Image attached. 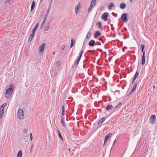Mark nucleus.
<instances>
[{"label":"nucleus","instance_id":"obj_18","mask_svg":"<svg viewBox=\"0 0 157 157\" xmlns=\"http://www.w3.org/2000/svg\"><path fill=\"white\" fill-rule=\"evenodd\" d=\"M4 109L2 110V109H0V118H2L4 114Z\"/></svg>","mask_w":157,"mask_h":157},{"label":"nucleus","instance_id":"obj_36","mask_svg":"<svg viewBox=\"0 0 157 157\" xmlns=\"http://www.w3.org/2000/svg\"><path fill=\"white\" fill-rule=\"evenodd\" d=\"M83 53V51L82 50L80 54V55H79L78 57H80V58H81V57L82 56V54Z\"/></svg>","mask_w":157,"mask_h":157},{"label":"nucleus","instance_id":"obj_48","mask_svg":"<svg viewBox=\"0 0 157 157\" xmlns=\"http://www.w3.org/2000/svg\"><path fill=\"white\" fill-rule=\"evenodd\" d=\"M65 48V46L64 45L62 46L61 47V49L62 50H64Z\"/></svg>","mask_w":157,"mask_h":157},{"label":"nucleus","instance_id":"obj_35","mask_svg":"<svg viewBox=\"0 0 157 157\" xmlns=\"http://www.w3.org/2000/svg\"><path fill=\"white\" fill-rule=\"evenodd\" d=\"M96 0H92L91 1V2L93 3V4L94 6L96 5Z\"/></svg>","mask_w":157,"mask_h":157},{"label":"nucleus","instance_id":"obj_3","mask_svg":"<svg viewBox=\"0 0 157 157\" xmlns=\"http://www.w3.org/2000/svg\"><path fill=\"white\" fill-rule=\"evenodd\" d=\"M121 18L124 22H126L128 20L127 18V14L126 13H124L121 16Z\"/></svg>","mask_w":157,"mask_h":157},{"label":"nucleus","instance_id":"obj_59","mask_svg":"<svg viewBox=\"0 0 157 157\" xmlns=\"http://www.w3.org/2000/svg\"><path fill=\"white\" fill-rule=\"evenodd\" d=\"M68 150L70 151H71V150H70V148H69L68 149Z\"/></svg>","mask_w":157,"mask_h":157},{"label":"nucleus","instance_id":"obj_47","mask_svg":"<svg viewBox=\"0 0 157 157\" xmlns=\"http://www.w3.org/2000/svg\"><path fill=\"white\" fill-rule=\"evenodd\" d=\"M61 62L59 61H58L57 62V64L59 65L61 64Z\"/></svg>","mask_w":157,"mask_h":157},{"label":"nucleus","instance_id":"obj_40","mask_svg":"<svg viewBox=\"0 0 157 157\" xmlns=\"http://www.w3.org/2000/svg\"><path fill=\"white\" fill-rule=\"evenodd\" d=\"M135 90H135L134 89L132 88V90H131V91L130 92L129 94H131L132 93H133Z\"/></svg>","mask_w":157,"mask_h":157},{"label":"nucleus","instance_id":"obj_7","mask_svg":"<svg viewBox=\"0 0 157 157\" xmlns=\"http://www.w3.org/2000/svg\"><path fill=\"white\" fill-rule=\"evenodd\" d=\"M95 41L93 40H91L88 43V45L91 47H93L95 45Z\"/></svg>","mask_w":157,"mask_h":157},{"label":"nucleus","instance_id":"obj_39","mask_svg":"<svg viewBox=\"0 0 157 157\" xmlns=\"http://www.w3.org/2000/svg\"><path fill=\"white\" fill-rule=\"evenodd\" d=\"M30 139L31 141L33 139V136L32 133H30Z\"/></svg>","mask_w":157,"mask_h":157},{"label":"nucleus","instance_id":"obj_8","mask_svg":"<svg viewBox=\"0 0 157 157\" xmlns=\"http://www.w3.org/2000/svg\"><path fill=\"white\" fill-rule=\"evenodd\" d=\"M39 23H37L36 24L33 29L32 31V33H35L36 31V30L38 28V26H39Z\"/></svg>","mask_w":157,"mask_h":157},{"label":"nucleus","instance_id":"obj_24","mask_svg":"<svg viewBox=\"0 0 157 157\" xmlns=\"http://www.w3.org/2000/svg\"><path fill=\"white\" fill-rule=\"evenodd\" d=\"M91 33L88 32L86 36V38L87 39H89L90 37V36L91 35Z\"/></svg>","mask_w":157,"mask_h":157},{"label":"nucleus","instance_id":"obj_52","mask_svg":"<svg viewBox=\"0 0 157 157\" xmlns=\"http://www.w3.org/2000/svg\"><path fill=\"white\" fill-rule=\"evenodd\" d=\"M73 45L71 44H70V48H71L72 47H73Z\"/></svg>","mask_w":157,"mask_h":157},{"label":"nucleus","instance_id":"obj_17","mask_svg":"<svg viewBox=\"0 0 157 157\" xmlns=\"http://www.w3.org/2000/svg\"><path fill=\"white\" fill-rule=\"evenodd\" d=\"M126 7V5L125 3H122L120 5V7L121 9H123Z\"/></svg>","mask_w":157,"mask_h":157},{"label":"nucleus","instance_id":"obj_34","mask_svg":"<svg viewBox=\"0 0 157 157\" xmlns=\"http://www.w3.org/2000/svg\"><path fill=\"white\" fill-rule=\"evenodd\" d=\"M45 21H43L42 23L41 24L40 27L41 29H42V28L43 27L44 25V23H45Z\"/></svg>","mask_w":157,"mask_h":157},{"label":"nucleus","instance_id":"obj_50","mask_svg":"<svg viewBox=\"0 0 157 157\" xmlns=\"http://www.w3.org/2000/svg\"><path fill=\"white\" fill-rule=\"evenodd\" d=\"M136 78H137V77H136V76H134V77H133V80H135Z\"/></svg>","mask_w":157,"mask_h":157},{"label":"nucleus","instance_id":"obj_11","mask_svg":"<svg viewBox=\"0 0 157 157\" xmlns=\"http://www.w3.org/2000/svg\"><path fill=\"white\" fill-rule=\"evenodd\" d=\"M80 8V5L79 4H78L77 6L75 7V11L77 14L78 13V10Z\"/></svg>","mask_w":157,"mask_h":157},{"label":"nucleus","instance_id":"obj_5","mask_svg":"<svg viewBox=\"0 0 157 157\" xmlns=\"http://www.w3.org/2000/svg\"><path fill=\"white\" fill-rule=\"evenodd\" d=\"M108 13L106 12H105L102 14L101 18L102 19H104L105 21H107L108 20Z\"/></svg>","mask_w":157,"mask_h":157},{"label":"nucleus","instance_id":"obj_58","mask_svg":"<svg viewBox=\"0 0 157 157\" xmlns=\"http://www.w3.org/2000/svg\"><path fill=\"white\" fill-rule=\"evenodd\" d=\"M33 147V144H32V145H31V150H32V147Z\"/></svg>","mask_w":157,"mask_h":157},{"label":"nucleus","instance_id":"obj_9","mask_svg":"<svg viewBox=\"0 0 157 157\" xmlns=\"http://www.w3.org/2000/svg\"><path fill=\"white\" fill-rule=\"evenodd\" d=\"M145 52H144L143 53L142 57V64L143 65H144L145 63Z\"/></svg>","mask_w":157,"mask_h":157},{"label":"nucleus","instance_id":"obj_2","mask_svg":"<svg viewBox=\"0 0 157 157\" xmlns=\"http://www.w3.org/2000/svg\"><path fill=\"white\" fill-rule=\"evenodd\" d=\"M18 118L20 119H22L23 118V111L21 109L18 110L17 112Z\"/></svg>","mask_w":157,"mask_h":157},{"label":"nucleus","instance_id":"obj_54","mask_svg":"<svg viewBox=\"0 0 157 157\" xmlns=\"http://www.w3.org/2000/svg\"><path fill=\"white\" fill-rule=\"evenodd\" d=\"M135 81V80H133L132 81V84H133L134 83V82Z\"/></svg>","mask_w":157,"mask_h":157},{"label":"nucleus","instance_id":"obj_33","mask_svg":"<svg viewBox=\"0 0 157 157\" xmlns=\"http://www.w3.org/2000/svg\"><path fill=\"white\" fill-rule=\"evenodd\" d=\"M137 83V82H135L134 85L133 89H134L135 90H136Z\"/></svg>","mask_w":157,"mask_h":157},{"label":"nucleus","instance_id":"obj_55","mask_svg":"<svg viewBox=\"0 0 157 157\" xmlns=\"http://www.w3.org/2000/svg\"><path fill=\"white\" fill-rule=\"evenodd\" d=\"M105 144H106V143H105V142H104L103 146H104V145H105Z\"/></svg>","mask_w":157,"mask_h":157},{"label":"nucleus","instance_id":"obj_61","mask_svg":"<svg viewBox=\"0 0 157 157\" xmlns=\"http://www.w3.org/2000/svg\"><path fill=\"white\" fill-rule=\"evenodd\" d=\"M42 0H40V2H41Z\"/></svg>","mask_w":157,"mask_h":157},{"label":"nucleus","instance_id":"obj_16","mask_svg":"<svg viewBox=\"0 0 157 157\" xmlns=\"http://www.w3.org/2000/svg\"><path fill=\"white\" fill-rule=\"evenodd\" d=\"M35 6V2L33 1L32 3L31 6V11H32L34 9Z\"/></svg>","mask_w":157,"mask_h":157},{"label":"nucleus","instance_id":"obj_46","mask_svg":"<svg viewBox=\"0 0 157 157\" xmlns=\"http://www.w3.org/2000/svg\"><path fill=\"white\" fill-rule=\"evenodd\" d=\"M47 17H46V16H45L44 18V19L43 20V21H45L47 19Z\"/></svg>","mask_w":157,"mask_h":157},{"label":"nucleus","instance_id":"obj_25","mask_svg":"<svg viewBox=\"0 0 157 157\" xmlns=\"http://www.w3.org/2000/svg\"><path fill=\"white\" fill-rule=\"evenodd\" d=\"M114 6V5L113 2H111L110 5L109 6L108 9L109 10H111L112 9V7Z\"/></svg>","mask_w":157,"mask_h":157},{"label":"nucleus","instance_id":"obj_19","mask_svg":"<svg viewBox=\"0 0 157 157\" xmlns=\"http://www.w3.org/2000/svg\"><path fill=\"white\" fill-rule=\"evenodd\" d=\"M64 120H65V118L64 117H63L62 118L61 120V122L62 124L63 125V126H65V124L64 122Z\"/></svg>","mask_w":157,"mask_h":157},{"label":"nucleus","instance_id":"obj_12","mask_svg":"<svg viewBox=\"0 0 157 157\" xmlns=\"http://www.w3.org/2000/svg\"><path fill=\"white\" fill-rule=\"evenodd\" d=\"M106 118L105 117H103L101 118L98 121V124L99 125L100 124L103 123L105 120Z\"/></svg>","mask_w":157,"mask_h":157},{"label":"nucleus","instance_id":"obj_62","mask_svg":"<svg viewBox=\"0 0 157 157\" xmlns=\"http://www.w3.org/2000/svg\"><path fill=\"white\" fill-rule=\"evenodd\" d=\"M53 53L54 54H55V53L54 52H53Z\"/></svg>","mask_w":157,"mask_h":157},{"label":"nucleus","instance_id":"obj_29","mask_svg":"<svg viewBox=\"0 0 157 157\" xmlns=\"http://www.w3.org/2000/svg\"><path fill=\"white\" fill-rule=\"evenodd\" d=\"M57 132H58V136H59V137L60 138V139H61L62 140H63V138H62V137L61 136V134H60V132L59 131V130H57Z\"/></svg>","mask_w":157,"mask_h":157},{"label":"nucleus","instance_id":"obj_22","mask_svg":"<svg viewBox=\"0 0 157 157\" xmlns=\"http://www.w3.org/2000/svg\"><path fill=\"white\" fill-rule=\"evenodd\" d=\"M122 105L121 103V102L119 103L117 105H116L113 108L114 109H117V108L120 107Z\"/></svg>","mask_w":157,"mask_h":157},{"label":"nucleus","instance_id":"obj_49","mask_svg":"<svg viewBox=\"0 0 157 157\" xmlns=\"http://www.w3.org/2000/svg\"><path fill=\"white\" fill-rule=\"evenodd\" d=\"M64 113H65V111H62V116H63L64 115Z\"/></svg>","mask_w":157,"mask_h":157},{"label":"nucleus","instance_id":"obj_14","mask_svg":"<svg viewBox=\"0 0 157 157\" xmlns=\"http://www.w3.org/2000/svg\"><path fill=\"white\" fill-rule=\"evenodd\" d=\"M80 59L81 58L78 57V59L75 60L74 63V64L75 66H77L78 65Z\"/></svg>","mask_w":157,"mask_h":157},{"label":"nucleus","instance_id":"obj_1","mask_svg":"<svg viewBox=\"0 0 157 157\" xmlns=\"http://www.w3.org/2000/svg\"><path fill=\"white\" fill-rule=\"evenodd\" d=\"M13 86L12 84H11L9 88L6 90V93L5 94V97L6 98H9L11 94L13 92Z\"/></svg>","mask_w":157,"mask_h":157},{"label":"nucleus","instance_id":"obj_4","mask_svg":"<svg viewBox=\"0 0 157 157\" xmlns=\"http://www.w3.org/2000/svg\"><path fill=\"white\" fill-rule=\"evenodd\" d=\"M45 44L43 43L38 48V51L39 52H43L44 50V48L45 45Z\"/></svg>","mask_w":157,"mask_h":157},{"label":"nucleus","instance_id":"obj_23","mask_svg":"<svg viewBox=\"0 0 157 157\" xmlns=\"http://www.w3.org/2000/svg\"><path fill=\"white\" fill-rule=\"evenodd\" d=\"M22 153L21 150H20L18 152L17 157H21Z\"/></svg>","mask_w":157,"mask_h":157},{"label":"nucleus","instance_id":"obj_44","mask_svg":"<svg viewBox=\"0 0 157 157\" xmlns=\"http://www.w3.org/2000/svg\"><path fill=\"white\" fill-rule=\"evenodd\" d=\"M93 7H90V6L88 8V12H90V10H92Z\"/></svg>","mask_w":157,"mask_h":157},{"label":"nucleus","instance_id":"obj_6","mask_svg":"<svg viewBox=\"0 0 157 157\" xmlns=\"http://www.w3.org/2000/svg\"><path fill=\"white\" fill-rule=\"evenodd\" d=\"M150 123L151 124H154V122L155 121L156 116L155 115H152L150 117Z\"/></svg>","mask_w":157,"mask_h":157},{"label":"nucleus","instance_id":"obj_53","mask_svg":"<svg viewBox=\"0 0 157 157\" xmlns=\"http://www.w3.org/2000/svg\"><path fill=\"white\" fill-rule=\"evenodd\" d=\"M99 40H100V41H102V43H104V42H103V41L102 40H101V38H100L99 39Z\"/></svg>","mask_w":157,"mask_h":157},{"label":"nucleus","instance_id":"obj_20","mask_svg":"<svg viewBox=\"0 0 157 157\" xmlns=\"http://www.w3.org/2000/svg\"><path fill=\"white\" fill-rule=\"evenodd\" d=\"M113 108V106L112 105H108L106 107V109L107 110H109L110 109H112Z\"/></svg>","mask_w":157,"mask_h":157},{"label":"nucleus","instance_id":"obj_38","mask_svg":"<svg viewBox=\"0 0 157 157\" xmlns=\"http://www.w3.org/2000/svg\"><path fill=\"white\" fill-rule=\"evenodd\" d=\"M112 15H113V16H115V17H117V13H114V12H112Z\"/></svg>","mask_w":157,"mask_h":157},{"label":"nucleus","instance_id":"obj_60","mask_svg":"<svg viewBox=\"0 0 157 157\" xmlns=\"http://www.w3.org/2000/svg\"><path fill=\"white\" fill-rule=\"evenodd\" d=\"M130 1L132 2V0H129Z\"/></svg>","mask_w":157,"mask_h":157},{"label":"nucleus","instance_id":"obj_43","mask_svg":"<svg viewBox=\"0 0 157 157\" xmlns=\"http://www.w3.org/2000/svg\"><path fill=\"white\" fill-rule=\"evenodd\" d=\"M62 111H65V108H64V105H63L62 106Z\"/></svg>","mask_w":157,"mask_h":157},{"label":"nucleus","instance_id":"obj_10","mask_svg":"<svg viewBox=\"0 0 157 157\" xmlns=\"http://www.w3.org/2000/svg\"><path fill=\"white\" fill-rule=\"evenodd\" d=\"M101 35V33L100 31H96L94 34V37L95 38H96L99 36Z\"/></svg>","mask_w":157,"mask_h":157},{"label":"nucleus","instance_id":"obj_13","mask_svg":"<svg viewBox=\"0 0 157 157\" xmlns=\"http://www.w3.org/2000/svg\"><path fill=\"white\" fill-rule=\"evenodd\" d=\"M34 34L33 33L30 34L28 40V42H30L33 39V37L34 36Z\"/></svg>","mask_w":157,"mask_h":157},{"label":"nucleus","instance_id":"obj_15","mask_svg":"<svg viewBox=\"0 0 157 157\" xmlns=\"http://www.w3.org/2000/svg\"><path fill=\"white\" fill-rule=\"evenodd\" d=\"M112 135V133H110L109 134H107L106 136L105 137V139H106L108 140V139Z\"/></svg>","mask_w":157,"mask_h":157},{"label":"nucleus","instance_id":"obj_31","mask_svg":"<svg viewBox=\"0 0 157 157\" xmlns=\"http://www.w3.org/2000/svg\"><path fill=\"white\" fill-rule=\"evenodd\" d=\"M74 42H75L74 39L72 38H71V44L73 45Z\"/></svg>","mask_w":157,"mask_h":157},{"label":"nucleus","instance_id":"obj_51","mask_svg":"<svg viewBox=\"0 0 157 157\" xmlns=\"http://www.w3.org/2000/svg\"><path fill=\"white\" fill-rule=\"evenodd\" d=\"M108 141V140L105 139V140H104V142L105 143H106V142H107Z\"/></svg>","mask_w":157,"mask_h":157},{"label":"nucleus","instance_id":"obj_45","mask_svg":"<svg viewBox=\"0 0 157 157\" xmlns=\"http://www.w3.org/2000/svg\"><path fill=\"white\" fill-rule=\"evenodd\" d=\"M27 129L26 128H24V132L26 133L27 132Z\"/></svg>","mask_w":157,"mask_h":157},{"label":"nucleus","instance_id":"obj_57","mask_svg":"<svg viewBox=\"0 0 157 157\" xmlns=\"http://www.w3.org/2000/svg\"><path fill=\"white\" fill-rule=\"evenodd\" d=\"M116 141V140H114V143H113V145H114V144H115V143Z\"/></svg>","mask_w":157,"mask_h":157},{"label":"nucleus","instance_id":"obj_30","mask_svg":"<svg viewBox=\"0 0 157 157\" xmlns=\"http://www.w3.org/2000/svg\"><path fill=\"white\" fill-rule=\"evenodd\" d=\"M141 51L142 52L144 53V52H145L144 51V49L145 47V45L144 44H142L141 46Z\"/></svg>","mask_w":157,"mask_h":157},{"label":"nucleus","instance_id":"obj_28","mask_svg":"<svg viewBox=\"0 0 157 157\" xmlns=\"http://www.w3.org/2000/svg\"><path fill=\"white\" fill-rule=\"evenodd\" d=\"M52 0H51V1H50V2H49V3L48 6V9L50 10V8H51V5H52Z\"/></svg>","mask_w":157,"mask_h":157},{"label":"nucleus","instance_id":"obj_56","mask_svg":"<svg viewBox=\"0 0 157 157\" xmlns=\"http://www.w3.org/2000/svg\"><path fill=\"white\" fill-rule=\"evenodd\" d=\"M98 44L100 45H101V43H98Z\"/></svg>","mask_w":157,"mask_h":157},{"label":"nucleus","instance_id":"obj_27","mask_svg":"<svg viewBox=\"0 0 157 157\" xmlns=\"http://www.w3.org/2000/svg\"><path fill=\"white\" fill-rule=\"evenodd\" d=\"M96 25L98 26L99 28H101L102 25L100 21H99L97 23Z\"/></svg>","mask_w":157,"mask_h":157},{"label":"nucleus","instance_id":"obj_26","mask_svg":"<svg viewBox=\"0 0 157 157\" xmlns=\"http://www.w3.org/2000/svg\"><path fill=\"white\" fill-rule=\"evenodd\" d=\"M7 105V103L3 104L0 107V109H4L5 106Z\"/></svg>","mask_w":157,"mask_h":157},{"label":"nucleus","instance_id":"obj_41","mask_svg":"<svg viewBox=\"0 0 157 157\" xmlns=\"http://www.w3.org/2000/svg\"><path fill=\"white\" fill-rule=\"evenodd\" d=\"M90 6V7H93V8L95 6L93 4V3H92L91 2Z\"/></svg>","mask_w":157,"mask_h":157},{"label":"nucleus","instance_id":"obj_32","mask_svg":"<svg viewBox=\"0 0 157 157\" xmlns=\"http://www.w3.org/2000/svg\"><path fill=\"white\" fill-rule=\"evenodd\" d=\"M50 10L48 9L45 14V16H46V17H47V16L48 15L49 13V12L50 11Z\"/></svg>","mask_w":157,"mask_h":157},{"label":"nucleus","instance_id":"obj_42","mask_svg":"<svg viewBox=\"0 0 157 157\" xmlns=\"http://www.w3.org/2000/svg\"><path fill=\"white\" fill-rule=\"evenodd\" d=\"M10 1L11 0H6L5 2V3L6 4L10 2Z\"/></svg>","mask_w":157,"mask_h":157},{"label":"nucleus","instance_id":"obj_21","mask_svg":"<svg viewBox=\"0 0 157 157\" xmlns=\"http://www.w3.org/2000/svg\"><path fill=\"white\" fill-rule=\"evenodd\" d=\"M49 23H48L46 25L44 29V30L45 31H48V30L49 28Z\"/></svg>","mask_w":157,"mask_h":157},{"label":"nucleus","instance_id":"obj_37","mask_svg":"<svg viewBox=\"0 0 157 157\" xmlns=\"http://www.w3.org/2000/svg\"><path fill=\"white\" fill-rule=\"evenodd\" d=\"M139 74V72L137 71L136 72L134 76H136V77H137V76H138Z\"/></svg>","mask_w":157,"mask_h":157}]
</instances>
